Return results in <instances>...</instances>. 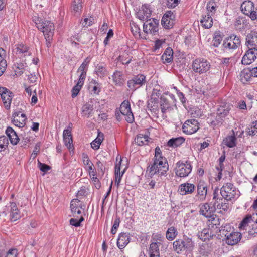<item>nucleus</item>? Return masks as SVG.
Instances as JSON below:
<instances>
[{"mask_svg": "<svg viewBox=\"0 0 257 257\" xmlns=\"http://www.w3.org/2000/svg\"><path fill=\"white\" fill-rule=\"evenodd\" d=\"M91 84L93 85L92 91L94 94H98L100 92L101 89L99 84L98 83V82L94 80H92V81L91 82Z\"/></svg>", "mask_w": 257, "mask_h": 257, "instance_id": "obj_51", "label": "nucleus"}, {"mask_svg": "<svg viewBox=\"0 0 257 257\" xmlns=\"http://www.w3.org/2000/svg\"><path fill=\"white\" fill-rule=\"evenodd\" d=\"M159 20L153 18L147 20L143 25L144 31L146 33L156 35L158 31Z\"/></svg>", "mask_w": 257, "mask_h": 257, "instance_id": "obj_7", "label": "nucleus"}, {"mask_svg": "<svg viewBox=\"0 0 257 257\" xmlns=\"http://www.w3.org/2000/svg\"><path fill=\"white\" fill-rule=\"evenodd\" d=\"M0 95L5 107L7 109H9L13 96V93L5 87H0Z\"/></svg>", "mask_w": 257, "mask_h": 257, "instance_id": "obj_14", "label": "nucleus"}, {"mask_svg": "<svg viewBox=\"0 0 257 257\" xmlns=\"http://www.w3.org/2000/svg\"><path fill=\"white\" fill-rule=\"evenodd\" d=\"M112 78L116 85L121 86L124 83V80L122 78L121 72L116 71L112 75Z\"/></svg>", "mask_w": 257, "mask_h": 257, "instance_id": "obj_36", "label": "nucleus"}, {"mask_svg": "<svg viewBox=\"0 0 257 257\" xmlns=\"http://www.w3.org/2000/svg\"><path fill=\"white\" fill-rule=\"evenodd\" d=\"M216 209H222L224 211H227L228 209V205L226 204V203H223L222 202H221V203H220V202L218 203V204L216 205Z\"/></svg>", "mask_w": 257, "mask_h": 257, "instance_id": "obj_61", "label": "nucleus"}, {"mask_svg": "<svg viewBox=\"0 0 257 257\" xmlns=\"http://www.w3.org/2000/svg\"><path fill=\"white\" fill-rule=\"evenodd\" d=\"M174 16L171 12H167L162 17L161 23L163 26L166 29H170L174 24Z\"/></svg>", "mask_w": 257, "mask_h": 257, "instance_id": "obj_22", "label": "nucleus"}, {"mask_svg": "<svg viewBox=\"0 0 257 257\" xmlns=\"http://www.w3.org/2000/svg\"><path fill=\"white\" fill-rule=\"evenodd\" d=\"M257 224V214H247L241 221L239 225H247Z\"/></svg>", "mask_w": 257, "mask_h": 257, "instance_id": "obj_29", "label": "nucleus"}, {"mask_svg": "<svg viewBox=\"0 0 257 257\" xmlns=\"http://www.w3.org/2000/svg\"><path fill=\"white\" fill-rule=\"evenodd\" d=\"M90 59L89 57H87L85 59L84 61L82 62L81 65L79 67L77 72H80V74L86 75L88 70V66L90 63Z\"/></svg>", "mask_w": 257, "mask_h": 257, "instance_id": "obj_39", "label": "nucleus"}, {"mask_svg": "<svg viewBox=\"0 0 257 257\" xmlns=\"http://www.w3.org/2000/svg\"><path fill=\"white\" fill-rule=\"evenodd\" d=\"M140 11L143 12L144 14H145L146 16H148V18H149L151 15V11L149 7H147L146 5H143L142 7V10Z\"/></svg>", "mask_w": 257, "mask_h": 257, "instance_id": "obj_54", "label": "nucleus"}, {"mask_svg": "<svg viewBox=\"0 0 257 257\" xmlns=\"http://www.w3.org/2000/svg\"><path fill=\"white\" fill-rule=\"evenodd\" d=\"M160 245L157 243L152 242L150 245L149 253L160 255L159 246Z\"/></svg>", "mask_w": 257, "mask_h": 257, "instance_id": "obj_46", "label": "nucleus"}, {"mask_svg": "<svg viewBox=\"0 0 257 257\" xmlns=\"http://www.w3.org/2000/svg\"><path fill=\"white\" fill-rule=\"evenodd\" d=\"M82 0H74L72 3V9L75 14H80L82 9Z\"/></svg>", "mask_w": 257, "mask_h": 257, "instance_id": "obj_33", "label": "nucleus"}, {"mask_svg": "<svg viewBox=\"0 0 257 257\" xmlns=\"http://www.w3.org/2000/svg\"><path fill=\"white\" fill-rule=\"evenodd\" d=\"M228 38L230 39V40L232 39V43L236 48L240 46L241 41L239 37L235 35H232Z\"/></svg>", "mask_w": 257, "mask_h": 257, "instance_id": "obj_50", "label": "nucleus"}, {"mask_svg": "<svg viewBox=\"0 0 257 257\" xmlns=\"http://www.w3.org/2000/svg\"><path fill=\"white\" fill-rule=\"evenodd\" d=\"M233 135L227 136L225 139L223 140V142L224 144L227 146L228 147L232 148L235 146L236 145V138L235 137L234 131H233Z\"/></svg>", "mask_w": 257, "mask_h": 257, "instance_id": "obj_38", "label": "nucleus"}, {"mask_svg": "<svg viewBox=\"0 0 257 257\" xmlns=\"http://www.w3.org/2000/svg\"><path fill=\"white\" fill-rule=\"evenodd\" d=\"M120 164L121 161L118 163L116 162L115 167V181L117 186H118L121 179V177L124 172V170L121 173L120 172Z\"/></svg>", "mask_w": 257, "mask_h": 257, "instance_id": "obj_32", "label": "nucleus"}, {"mask_svg": "<svg viewBox=\"0 0 257 257\" xmlns=\"http://www.w3.org/2000/svg\"><path fill=\"white\" fill-rule=\"evenodd\" d=\"M6 133L13 145H16L19 141V138L15 131L11 127H8Z\"/></svg>", "mask_w": 257, "mask_h": 257, "instance_id": "obj_27", "label": "nucleus"}, {"mask_svg": "<svg viewBox=\"0 0 257 257\" xmlns=\"http://www.w3.org/2000/svg\"><path fill=\"white\" fill-rule=\"evenodd\" d=\"M195 189L194 184L189 183H185L181 184L178 188V192L181 195H185L192 194Z\"/></svg>", "mask_w": 257, "mask_h": 257, "instance_id": "obj_19", "label": "nucleus"}, {"mask_svg": "<svg viewBox=\"0 0 257 257\" xmlns=\"http://www.w3.org/2000/svg\"><path fill=\"white\" fill-rule=\"evenodd\" d=\"M222 229L218 228L217 226H208L207 228H204L203 230L198 234L199 237L202 240L205 241L207 239L212 238L216 236L215 233L219 230L221 232Z\"/></svg>", "mask_w": 257, "mask_h": 257, "instance_id": "obj_6", "label": "nucleus"}, {"mask_svg": "<svg viewBox=\"0 0 257 257\" xmlns=\"http://www.w3.org/2000/svg\"><path fill=\"white\" fill-rule=\"evenodd\" d=\"M248 50L243 56L241 62L242 64L248 65L251 64L257 57V48H248Z\"/></svg>", "mask_w": 257, "mask_h": 257, "instance_id": "obj_15", "label": "nucleus"}, {"mask_svg": "<svg viewBox=\"0 0 257 257\" xmlns=\"http://www.w3.org/2000/svg\"><path fill=\"white\" fill-rule=\"evenodd\" d=\"M120 111L121 114L125 116V119L128 123H131L134 121V117L128 101L124 100L121 103Z\"/></svg>", "mask_w": 257, "mask_h": 257, "instance_id": "obj_10", "label": "nucleus"}, {"mask_svg": "<svg viewBox=\"0 0 257 257\" xmlns=\"http://www.w3.org/2000/svg\"><path fill=\"white\" fill-rule=\"evenodd\" d=\"M93 110L94 108L93 105L89 103L84 104L82 107L83 114L87 117H89L92 115Z\"/></svg>", "mask_w": 257, "mask_h": 257, "instance_id": "obj_37", "label": "nucleus"}, {"mask_svg": "<svg viewBox=\"0 0 257 257\" xmlns=\"http://www.w3.org/2000/svg\"><path fill=\"white\" fill-rule=\"evenodd\" d=\"M95 73L100 77H104L107 75V71L105 67L102 64H98L96 67Z\"/></svg>", "mask_w": 257, "mask_h": 257, "instance_id": "obj_41", "label": "nucleus"}, {"mask_svg": "<svg viewBox=\"0 0 257 257\" xmlns=\"http://www.w3.org/2000/svg\"><path fill=\"white\" fill-rule=\"evenodd\" d=\"M250 228L251 226H248ZM252 228H249L248 233L250 235L257 236V226H252Z\"/></svg>", "mask_w": 257, "mask_h": 257, "instance_id": "obj_62", "label": "nucleus"}, {"mask_svg": "<svg viewBox=\"0 0 257 257\" xmlns=\"http://www.w3.org/2000/svg\"><path fill=\"white\" fill-rule=\"evenodd\" d=\"M223 46L224 49L228 50L235 49L237 48L232 43V39L230 40V39H229L228 37L224 40L223 44Z\"/></svg>", "mask_w": 257, "mask_h": 257, "instance_id": "obj_45", "label": "nucleus"}, {"mask_svg": "<svg viewBox=\"0 0 257 257\" xmlns=\"http://www.w3.org/2000/svg\"><path fill=\"white\" fill-rule=\"evenodd\" d=\"M218 191L219 190L218 189H216L214 190L213 192V199L215 200L214 202H216V204L222 200V198L221 197H218Z\"/></svg>", "mask_w": 257, "mask_h": 257, "instance_id": "obj_58", "label": "nucleus"}, {"mask_svg": "<svg viewBox=\"0 0 257 257\" xmlns=\"http://www.w3.org/2000/svg\"><path fill=\"white\" fill-rule=\"evenodd\" d=\"M202 26L205 28H210L213 25V19L212 15L207 14L204 16H202V19L200 21Z\"/></svg>", "mask_w": 257, "mask_h": 257, "instance_id": "obj_30", "label": "nucleus"}, {"mask_svg": "<svg viewBox=\"0 0 257 257\" xmlns=\"http://www.w3.org/2000/svg\"><path fill=\"white\" fill-rule=\"evenodd\" d=\"M86 75L80 74L79 78V80L75 86L72 89V97L73 98L75 97L79 91H80L82 86L84 84V80H85Z\"/></svg>", "mask_w": 257, "mask_h": 257, "instance_id": "obj_23", "label": "nucleus"}, {"mask_svg": "<svg viewBox=\"0 0 257 257\" xmlns=\"http://www.w3.org/2000/svg\"><path fill=\"white\" fill-rule=\"evenodd\" d=\"M216 210V202L213 204H209L205 203L200 207V213L207 218H209L208 221L210 222L208 225H219L220 223H218L219 218L214 215V213Z\"/></svg>", "mask_w": 257, "mask_h": 257, "instance_id": "obj_3", "label": "nucleus"}, {"mask_svg": "<svg viewBox=\"0 0 257 257\" xmlns=\"http://www.w3.org/2000/svg\"><path fill=\"white\" fill-rule=\"evenodd\" d=\"M7 66L6 60L0 61V76H2L5 71Z\"/></svg>", "mask_w": 257, "mask_h": 257, "instance_id": "obj_57", "label": "nucleus"}, {"mask_svg": "<svg viewBox=\"0 0 257 257\" xmlns=\"http://www.w3.org/2000/svg\"><path fill=\"white\" fill-rule=\"evenodd\" d=\"M140 28L138 26L135 24H133V26H131V31L134 36H137L140 33Z\"/></svg>", "mask_w": 257, "mask_h": 257, "instance_id": "obj_64", "label": "nucleus"}, {"mask_svg": "<svg viewBox=\"0 0 257 257\" xmlns=\"http://www.w3.org/2000/svg\"><path fill=\"white\" fill-rule=\"evenodd\" d=\"M199 128V123L195 119L186 120L182 126L183 132L187 134H193L196 132Z\"/></svg>", "mask_w": 257, "mask_h": 257, "instance_id": "obj_12", "label": "nucleus"}, {"mask_svg": "<svg viewBox=\"0 0 257 257\" xmlns=\"http://www.w3.org/2000/svg\"><path fill=\"white\" fill-rule=\"evenodd\" d=\"M130 242V237L126 233H121L118 237L117 242L118 247L121 249L124 248Z\"/></svg>", "mask_w": 257, "mask_h": 257, "instance_id": "obj_24", "label": "nucleus"}, {"mask_svg": "<svg viewBox=\"0 0 257 257\" xmlns=\"http://www.w3.org/2000/svg\"><path fill=\"white\" fill-rule=\"evenodd\" d=\"M216 7L217 5L215 2L210 1L208 2L207 5V14H210L211 15L213 16V15L215 14Z\"/></svg>", "mask_w": 257, "mask_h": 257, "instance_id": "obj_44", "label": "nucleus"}, {"mask_svg": "<svg viewBox=\"0 0 257 257\" xmlns=\"http://www.w3.org/2000/svg\"><path fill=\"white\" fill-rule=\"evenodd\" d=\"M191 245V241L178 239L173 242V248L177 253H179L186 249H190Z\"/></svg>", "mask_w": 257, "mask_h": 257, "instance_id": "obj_16", "label": "nucleus"}, {"mask_svg": "<svg viewBox=\"0 0 257 257\" xmlns=\"http://www.w3.org/2000/svg\"><path fill=\"white\" fill-rule=\"evenodd\" d=\"M20 218V215L19 212H11L10 219L12 222H14Z\"/></svg>", "mask_w": 257, "mask_h": 257, "instance_id": "obj_55", "label": "nucleus"}, {"mask_svg": "<svg viewBox=\"0 0 257 257\" xmlns=\"http://www.w3.org/2000/svg\"><path fill=\"white\" fill-rule=\"evenodd\" d=\"M252 77V74H251L250 69H244L241 71L240 74V79L243 83L250 81Z\"/></svg>", "mask_w": 257, "mask_h": 257, "instance_id": "obj_34", "label": "nucleus"}, {"mask_svg": "<svg viewBox=\"0 0 257 257\" xmlns=\"http://www.w3.org/2000/svg\"><path fill=\"white\" fill-rule=\"evenodd\" d=\"M211 251V249L209 248V246L207 244H203L201 248L200 252L203 255H207Z\"/></svg>", "mask_w": 257, "mask_h": 257, "instance_id": "obj_48", "label": "nucleus"}, {"mask_svg": "<svg viewBox=\"0 0 257 257\" xmlns=\"http://www.w3.org/2000/svg\"><path fill=\"white\" fill-rule=\"evenodd\" d=\"M70 208L72 214L68 220L70 225H80L84 220L85 205L78 199H74L70 202Z\"/></svg>", "mask_w": 257, "mask_h": 257, "instance_id": "obj_2", "label": "nucleus"}, {"mask_svg": "<svg viewBox=\"0 0 257 257\" xmlns=\"http://www.w3.org/2000/svg\"><path fill=\"white\" fill-rule=\"evenodd\" d=\"M231 106L228 103H223V104L221 105L217 109V116L216 117V121L217 123L213 121L212 124L214 123V125H216L221 123L223 118L228 115L229 111L231 109Z\"/></svg>", "mask_w": 257, "mask_h": 257, "instance_id": "obj_9", "label": "nucleus"}, {"mask_svg": "<svg viewBox=\"0 0 257 257\" xmlns=\"http://www.w3.org/2000/svg\"><path fill=\"white\" fill-rule=\"evenodd\" d=\"M160 108L163 113L171 110V104L164 96H161L160 98Z\"/></svg>", "mask_w": 257, "mask_h": 257, "instance_id": "obj_28", "label": "nucleus"}, {"mask_svg": "<svg viewBox=\"0 0 257 257\" xmlns=\"http://www.w3.org/2000/svg\"><path fill=\"white\" fill-rule=\"evenodd\" d=\"M149 139L147 135L140 134L135 138V142L138 146L146 145L149 142Z\"/></svg>", "mask_w": 257, "mask_h": 257, "instance_id": "obj_31", "label": "nucleus"}, {"mask_svg": "<svg viewBox=\"0 0 257 257\" xmlns=\"http://www.w3.org/2000/svg\"><path fill=\"white\" fill-rule=\"evenodd\" d=\"M153 239L155 240V242H153L154 243H157L159 245H162L165 238L161 234H157L154 235Z\"/></svg>", "mask_w": 257, "mask_h": 257, "instance_id": "obj_53", "label": "nucleus"}, {"mask_svg": "<svg viewBox=\"0 0 257 257\" xmlns=\"http://www.w3.org/2000/svg\"><path fill=\"white\" fill-rule=\"evenodd\" d=\"M226 237V243L230 245L236 244L241 239V234L238 232H233L230 233L224 234Z\"/></svg>", "mask_w": 257, "mask_h": 257, "instance_id": "obj_17", "label": "nucleus"}, {"mask_svg": "<svg viewBox=\"0 0 257 257\" xmlns=\"http://www.w3.org/2000/svg\"><path fill=\"white\" fill-rule=\"evenodd\" d=\"M16 54H24V56L30 55L31 53L28 51V48L23 44H19L16 48Z\"/></svg>", "mask_w": 257, "mask_h": 257, "instance_id": "obj_42", "label": "nucleus"}, {"mask_svg": "<svg viewBox=\"0 0 257 257\" xmlns=\"http://www.w3.org/2000/svg\"><path fill=\"white\" fill-rule=\"evenodd\" d=\"M39 165L40 170L43 172H46L51 169V167L45 164L39 162Z\"/></svg>", "mask_w": 257, "mask_h": 257, "instance_id": "obj_60", "label": "nucleus"}, {"mask_svg": "<svg viewBox=\"0 0 257 257\" xmlns=\"http://www.w3.org/2000/svg\"><path fill=\"white\" fill-rule=\"evenodd\" d=\"M17 255V250L16 249H10L6 257H16Z\"/></svg>", "mask_w": 257, "mask_h": 257, "instance_id": "obj_63", "label": "nucleus"}, {"mask_svg": "<svg viewBox=\"0 0 257 257\" xmlns=\"http://www.w3.org/2000/svg\"><path fill=\"white\" fill-rule=\"evenodd\" d=\"M104 140V134L102 133L98 132L97 138L94 140V143L101 144Z\"/></svg>", "mask_w": 257, "mask_h": 257, "instance_id": "obj_59", "label": "nucleus"}, {"mask_svg": "<svg viewBox=\"0 0 257 257\" xmlns=\"http://www.w3.org/2000/svg\"><path fill=\"white\" fill-rule=\"evenodd\" d=\"M191 66L194 72L202 74L209 70L211 65L206 59L199 58L192 62Z\"/></svg>", "mask_w": 257, "mask_h": 257, "instance_id": "obj_4", "label": "nucleus"}, {"mask_svg": "<svg viewBox=\"0 0 257 257\" xmlns=\"http://www.w3.org/2000/svg\"><path fill=\"white\" fill-rule=\"evenodd\" d=\"M241 11L246 15L249 16L251 18L252 14L254 13V4L250 1H245L241 5Z\"/></svg>", "mask_w": 257, "mask_h": 257, "instance_id": "obj_21", "label": "nucleus"}, {"mask_svg": "<svg viewBox=\"0 0 257 257\" xmlns=\"http://www.w3.org/2000/svg\"><path fill=\"white\" fill-rule=\"evenodd\" d=\"M146 83V77L142 74L136 76L133 79L127 82V86L132 90L140 87Z\"/></svg>", "mask_w": 257, "mask_h": 257, "instance_id": "obj_13", "label": "nucleus"}, {"mask_svg": "<svg viewBox=\"0 0 257 257\" xmlns=\"http://www.w3.org/2000/svg\"><path fill=\"white\" fill-rule=\"evenodd\" d=\"M246 45L248 48H257V31H251L246 37Z\"/></svg>", "mask_w": 257, "mask_h": 257, "instance_id": "obj_20", "label": "nucleus"}, {"mask_svg": "<svg viewBox=\"0 0 257 257\" xmlns=\"http://www.w3.org/2000/svg\"><path fill=\"white\" fill-rule=\"evenodd\" d=\"M197 191L198 199L200 201L205 200L207 193V184L204 181H200L197 184Z\"/></svg>", "mask_w": 257, "mask_h": 257, "instance_id": "obj_18", "label": "nucleus"}, {"mask_svg": "<svg viewBox=\"0 0 257 257\" xmlns=\"http://www.w3.org/2000/svg\"><path fill=\"white\" fill-rule=\"evenodd\" d=\"M153 160V163L148 167L150 176L157 174L161 176L165 175L169 169V166L166 158L162 155L161 151L159 147H157L155 149Z\"/></svg>", "mask_w": 257, "mask_h": 257, "instance_id": "obj_1", "label": "nucleus"}, {"mask_svg": "<svg viewBox=\"0 0 257 257\" xmlns=\"http://www.w3.org/2000/svg\"><path fill=\"white\" fill-rule=\"evenodd\" d=\"M63 140L65 145L69 148L71 149L73 147V140L71 133V130H64L63 133Z\"/></svg>", "mask_w": 257, "mask_h": 257, "instance_id": "obj_25", "label": "nucleus"}, {"mask_svg": "<svg viewBox=\"0 0 257 257\" xmlns=\"http://www.w3.org/2000/svg\"><path fill=\"white\" fill-rule=\"evenodd\" d=\"M173 51L171 47H167L163 54L161 59L163 63H169L173 60Z\"/></svg>", "mask_w": 257, "mask_h": 257, "instance_id": "obj_26", "label": "nucleus"}, {"mask_svg": "<svg viewBox=\"0 0 257 257\" xmlns=\"http://www.w3.org/2000/svg\"><path fill=\"white\" fill-rule=\"evenodd\" d=\"M257 133V122H253L250 127L248 128L247 133L248 135H254Z\"/></svg>", "mask_w": 257, "mask_h": 257, "instance_id": "obj_49", "label": "nucleus"}, {"mask_svg": "<svg viewBox=\"0 0 257 257\" xmlns=\"http://www.w3.org/2000/svg\"><path fill=\"white\" fill-rule=\"evenodd\" d=\"M82 158H83V162L85 165L88 166V165H93V163L90 161L88 156L85 153H83L82 154Z\"/></svg>", "mask_w": 257, "mask_h": 257, "instance_id": "obj_56", "label": "nucleus"}, {"mask_svg": "<svg viewBox=\"0 0 257 257\" xmlns=\"http://www.w3.org/2000/svg\"><path fill=\"white\" fill-rule=\"evenodd\" d=\"M222 40L221 36L220 34H215L212 42V45L214 47H218Z\"/></svg>", "mask_w": 257, "mask_h": 257, "instance_id": "obj_47", "label": "nucleus"}, {"mask_svg": "<svg viewBox=\"0 0 257 257\" xmlns=\"http://www.w3.org/2000/svg\"><path fill=\"white\" fill-rule=\"evenodd\" d=\"M13 123L19 127H23L25 124V121L24 119L13 118Z\"/></svg>", "mask_w": 257, "mask_h": 257, "instance_id": "obj_52", "label": "nucleus"}, {"mask_svg": "<svg viewBox=\"0 0 257 257\" xmlns=\"http://www.w3.org/2000/svg\"><path fill=\"white\" fill-rule=\"evenodd\" d=\"M185 141L183 137H178L170 139L168 143V146L169 147H176L181 145Z\"/></svg>", "mask_w": 257, "mask_h": 257, "instance_id": "obj_35", "label": "nucleus"}, {"mask_svg": "<svg viewBox=\"0 0 257 257\" xmlns=\"http://www.w3.org/2000/svg\"><path fill=\"white\" fill-rule=\"evenodd\" d=\"M8 139L4 136H0V152L4 151L8 148Z\"/></svg>", "mask_w": 257, "mask_h": 257, "instance_id": "obj_43", "label": "nucleus"}, {"mask_svg": "<svg viewBox=\"0 0 257 257\" xmlns=\"http://www.w3.org/2000/svg\"><path fill=\"white\" fill-rule=\"evenodd\" d=\"M176 174L180 177L187 176L192 171V166L189 162H186L183 163L180 161L176 164Z\"/></svg>", "mask_w": 257, "mask_h": 257, "instance_id": "obj_8", "label": "nucleus"}, {"mask_svg": "<svg viewBox=\"0 0 257 257\" xmlns=\"http://www.w3.org/2000/svg\"><path fill=\"white\" fill-rule=\"evenodd\" d=\"M177 234V229L174 226H172L169 228L166 232V238L169 240H173L176 237Z\"/></svg>", "mask_w": 257, "mask_h": 257, "instance_id": "obj_40", "label": "nucleus"}, {"mask_svg": "<svg viewBox=\"0 0 257 257\" xmlns=\"http://www.w3.org/2000/svg\"><path fill=\"white\" fill-rule=\"evenodd\" d=\"M220 193L225 200H231L235 196L236 189L232 183H227L222 187Z\"/></svg>", "mask_w": 257, "mask_h": 257, "instance_id": "obj_5", "label": "nucleus"}, {"mask_svg": "<svg viewBox=\"0 0 257 257\" xmlns=\"http://www.w3.org/2000/svg\"><path fill=\"white\" fill-rule=\"evenodd\" d=\"M38 29L40 30L44 35H47L46 37V40L48 39L50 40L53 35V31L54 30V25L53 23L48 21H42L41 25H39Z\"/></svg>", "mask_w": 257, "mask_h": 257, "instance_id": "obj_11", "label": "nucleus"}]
</instances>
